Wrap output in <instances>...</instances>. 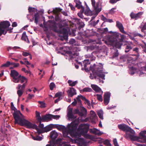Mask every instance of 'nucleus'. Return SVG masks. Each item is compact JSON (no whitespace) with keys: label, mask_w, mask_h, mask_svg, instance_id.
<instances>
[{"label":"nucleus","mask_w":146,"mask_h":146,"mask_svg":"<svg viewBox=\"0 0 146 146\" xmlns=\"http://www.w3.org/2000/svg\"><path fill=\"white\" fill-rule=\"evenodd\" d=\"M78 124V120L76 119L70 124H68L67 128L65 126L60 125L58 127L60 131H63V135L65 138H69L71 140L69 136L74 137L76 142L80 141L82 139L81 137L82 135H84V133H87L88 131L89 125L87 124H83L80 125L77 129Z\"/></svg>","instance_id":"obj_1"},{"label":"nucleus","mask_w":146,"mask_h":146,"mask_svg":"<svg viewBox=\"0 0 146 146\" xmlns=\"http://www.w3.org/2000/svg\"><path fill=\"white\" fill-rule=\"evenodd\" d=\"M13 110L14 111L13 115L15 120V124H18L21 126H25L28 128L36 129L39 134L42 133L47 132L52 129V126L49 125L44 127L43 129H39L36 125L32 124L25 119L24 116L19 111L17 110L14 107Z\"/></svg>","instance_id":"obj_2"},{"label":"nucleus","mask_w":146,"mask_h":146,"mask_svg":"<svg viewBox=\"0 0 146 146\" xmlns=\"http://www.w3.org/2000/svg\"><path fill=\"white\" fill-rule=\"evenodd\" d=\"M124 37L123 35L118 33H113L111 36L108 37L107 41L106 43L108 45H112L116 48H119L122 44V41Z\"/></svg>","instance_id":"obj_3"},{"label":"nucleus","mask_w":146,"mask_h":146,"mask_svg":"<svg viewBox=\"0 0 146 146\" xmlns=\"http://www.w3.org/2000/svg\"><path fill=\"white\" fill-rule=\"evenodd\" d=\"M90 70L92 71L93 74H90V78L92 79L96 78V76H98L103 80H105V74L108 73L107 72L103 71V65L100 63L98 65L94 64L92 66H91Z\"/></svg>","instance_id":"obj_4"},{"label":"nucleus","mask_w":146,"mask_h":146,"mask_svg":"<svg viewBox=\"0 0 146 146\" xmlns=\"http://www.w3.org/2000/svg\"><path fill=\"white\" fill-rule=\"evenodd\" d=\"M10 75L13 77V81L15 83L20 82L22 83L24 82L27 83V80L23 76L19 75V73L15 70H11Z\"/></svg>","instance_id":"obj_5"},{"label":"nucleus","mask_w":146,"mask_h":146,"mask_svg":"<svg viewBox=\"0 0 146 146\" xmlns=\"http://www.w3.org/2000/svg\"><path fill=\"white\" fill-rule=\"evenodd\" d=\"M118 127L119 129L126 132L125 136L127 139L129 138L131 140V136H133V135L135 134V131L128 126L125 124L118 125Z\"/></svg>","instance_id":"obj_6"},{"label":"nucleus","mask_w":146,"mask_h":146,"mask_svg":"<svg viewBox=\"0 0 146 146\" xmlns=\"http://www.w3.org/2000/svg\"><path fill=\"white\" fill-rule=\"evenodd\" d=\"M91 2L93 11L95 13V16L92 17V19L93 20L101 11L102 7L101 4H99L98 2H96L95 0H91Z\"/></svg>","instance_id":"obj_7"},{"label":"nucleus","mask_w":146,"mask_h":146,"mask_svg":"<svg viewBox=\"0 0 146 146\" xmlns=\"http://www.w3.org/2000/svg\"><path fill=\"white\" fill-rule=\"evenodd\" d=\"M139 137H138L133 135L131 136V140L132 141H137L141 143H146V136L145 135L142 134V132L139 133Z\"/></svg>","instance_id":"obj_8"},{"label":"nucleus","mask_w":146,"mask_h":146,"mask_svg":"<svg viewBox=\"0 0 146 146\" xmlns=\"http://www.w3.org/2000/svg\"><path fill=\"white\" fill-rule=\"evenodd\" d=\"M110 97V93L108 92L105 93L104 96V102L106 105H107L109 103Z\"/></svg>","instance_id":"obj_9"},{"label":"nucleus","mask_w":146,"mask_h":146,"mask_svg":"<svg viewBox=\"0 0 146 146\" xmlns=\"http://www.w3.org/2000/svg\"><path fill=\"white\" fill-rule=\"evenodd\" d=\"M67 92L69 97H72L76 94V90L74 88L72 87L69 88Z\"/></svg>","instance_id":"obj_10"},{"label":"nucleus","mask_w":146,"mask_h":146,"mask_svg":"<svg viewBox=\"0 0 146 146\" xmlns=\"http://www.w3.org/2000/svg\"><path fill=\"white\" fill-rule=\"evenodd\" d=\"M143 13V12H142L136 14L132 12L130 14V16L132 19H135L137 20L140 18L141 16L142 15Z\"/></svg>","instance_id":"obj_11"},{"label":"nucleus","mask_w":146,"mask_h":146,"mask_svg":"<svg viewBox=\"0 0 146 146\" xmlns=\"http://www.w3.org/2000/svg\"><path fill=\"white\" fill-rule=\"evenodd\" d=\"M91 87L97 93H101L102 94L103 93L101 89L98 86L96 85L91 84Z\"/></svg>","instance_id":"obj_12"},{"label":"nucleus","mask_w":146,"mask_h":146,"mask_svg":"<svg viewBox=\"0 0 146 146\" xmlns=\"http://www.w3.org/2000/svg\"><path fill=\"white\" fill-rule=\"evenodd\" d=\"M90 131L93 134L98 136L101 135L103 133L102 132L100 131L99 130L96 128L90 129Z\"/></svg>","instance_id":"obj_13"},{"label":"nucleus","mask_w":146,"mask_h":146,"mask_svg":"<svg viewBox=\"0 0 146 146\" xmlns=\"http://www.w3.org/2000/svg\"><path fill=\"white\" fill-rule=\"evenodd\" d=\"M116 26L119 29L121 32L125 34H126V33L125 32L124 30V28L121 23L119 21H117Z\"/></svg>","instance_id":"obj_14"},{"label":"nucleus","mask_w":146,"mask_h":146,"mask_svg":"<svg viewBox=\"0 0 146 146\" xmlns=\"http://www.w3.org/2000/svg\"><path fill=\"white\" fill-rule=\"evenodd\" d=\"M74 1L76 3V7L78 9H84V7L82 6V2L80 0H74Z\"/></svg>","instance_id":"obj_15"},{"label":"nucleus","mask_w":146,"mask_h":146,"mask_svg":"<svg viewBox=\"0 0 146 146\" xmlns=\"http://www.w3.org/2000/svg\"><path fill=\"white\" fill-rule=\"evenodd\" d=\"M67 115L69 119H74L76 118V117L74 116L72 113V108L68 109Z\"/></svg>","instance_id":"obj_16"},{"label":"nucleus","mask_w":146,"mask_h":146,"mask_svg":"<svg viewBox=\"0 0 146 146\" xmlns=\"http://www.w3.org/2000/svg\"><path fill=\"white\" fill-rule=\"evenodd\" d=\"M51 120V114H48L42 117V120L41 121H48Z\"/></svg>","instance_id":"obj_17"},{"label":"nucleus","mask_w":146,"mask_h":146,"mask_svg":"<svg viewBox=\"0 0 146 146\" xmlns=\"http://www.w3.org/2000/svg\"><path fill=\"white\" fill-rule=\"evenodd\" d=\"M61 10V9L59 8H53L52 11H50L49 10L48 11V13L50 14L51 12H52L54 14H58L59 12H60Z\"/></svg>","instance_id":"obj_18"},{"label":"nucleus","mask_w":146,"mask_h":146,"mask_svg":"<svg viewBox=\"0 0 146 146\" xmlns=\"http://www.w3.org/2000/svg\"><path fill=\"white\" fill-rule=\"evenodd\" d=\"M90 119L92 121H95L97 118V116L94 111H90Z\"/></svg>","instance_id":"obj_19"},{"label":"nucleus","mask_w":146,"mask_h":146,"mask_svg":"<svg viewBox=\"0 0 146 146\" xmlns=\"http://www.w3.org/2000/svg\"><path fill=\"white\" fill-rule=\"evenodd\" d=\"M61 34L63 35V37L64 39L67 37L68 34V30L65 28H63L60 31Z\"/></svg>","instance_id":"obj_20"},{"label":"nucleus","mask_w":146,"mask_h":146,"mask_svg":"<svg viewBox=\"0 0 146 146\" xmlns=\"http://www.w3.org/2000/svg\"><path fill=\"white\" fill-rule=\"evenodd\" d=\"M81 112L80 113V115L81 117H85L87 113L86 109L82 107L81 109Z\"/></svg>","instance_id":"obj_21"},{"label":"nucleus","mask_w":146,"mask_h":146,"mask_svg":"<svg viewBox=\"0 0 146 146\" xmlns=\"http://www.w3.org/2000/svg\"><path fill=\"white\" fill-rule=\"evenodd\" d=\"M99 142L101 143L103 142L105 145L108 146H112V145L110 143V141L108 139H106L103 141V139H101V140L99 141Z\"/></svg>","instance_id":"obj_22"},{"label":"nucleus","mask_w":146,"mask_h":146,"mask_svg":"<svg viewBox=\"0 0 146 146\" xmlns=\"http://www.w3.org/2000/svg\"><path fill=\"white\" fill-rule=\"evenodd\" d=\"M50 137L53 139H56L58 136V133L55 131H52L50 133Z\"/></svg>","instance_id":"obj_23"},{"label":"nucleus","mask_w":146,"mask_h":146,"mask_svg":"<svg viewBox=\"0 0 146 146\" xmlns=\"http://www.w3.org/2000/svg\"><path fill=\"white\" fill-rule=\"evenodd\" d=\"M21 39L23 40H24L28 43H29V41L27 36L26 35V33L25 32H24L23 33L21 37Z\"/></svg>","instance_id":"obj_24"},{"label":"nucleus","mask_w":146,"mask_h":146,"mask_svg":"<svg viewBox=\"0 0 146 146\" xmlns=\"http://www.w3.org/2000/svg\"><path fill=\"white\" fill-rule=\"evenodd\" d=\"M47 24L49 25L48 27L50 28H54L56 26V24L54 21H49L47 23Z\"/></svg>","instance_id":"obj_25"},{"label":"nucleus","mask_w":146,"mask_h":146,"mask_svg":"<svg viewBox=\"0 0 146 146\" xmlns=\"http://www.w3.org/2000/svg\"><path fill=\"white\" fill-rule=\"evenodd\" d=\"M84 67L85 68V70H86V67L88 65H89L90 64L89 59H86L84 60L83 62Z\"/></svg>","instance_id":"obj_26"},{"label":"nucleus","mask_w":146,"mask_h":146,"mask_svg":"<svg viewBox=\"0 0 146 146\" xmlns=\"http://www.w3.org/2000/svg\"><path fill=\"white\" fill-rule=\"evenodd\" d=\"M68 83L69 84V85L70 86H75L78 83V82L76 81L72 82V80H69L68 81Z\"/></svg>","instance_id":"obj_27"},{"label":"nucleus","mask_w":146,"mask_h":146,"mask_svg":"<svg viewBox=\"0 0 146 146\" xmlns=\"http://www.w3.org/2000/svg\"><path fill=\"white\" fill-rule=\"evenodd\" d=\"M98 115L99 117L102 119H103V112L102 110H98L97 111Z\"/></svg>","instance_id":"obj_28"},{"label":"nucleus","mask_w":146,"mask_h":146,"mask_svg":"<svg viewBox=\"0 0 146 146\" xmlns=\"http://www.w3.org/2000/svg\"><path fill=\"white\" fill-rule=\"evenodd\" d=\"M39 14L36 13L35 14L34 17H33L35 20V23L36 24H37L38 23V20L39 18Z\"/></svg>","instance_id":"obj_29"},{"label":"nucleus","mask_w":146,"mask_h":146,"mask_svg":"<svg viewBox=\"0 0 146 146\" xmlns=\"http://www.w3.org/2000/svg\"><path fill=\"white\" fill-rule=\"evenodd\" d=\"M86 58H88V59H90V61H93V60H94L95 59V57L94 56H92V54H87L85 56Z\"/></svg>","instance_id":"obj_30"},{"label":"nucleus","mask_w":146,"mask_h":146,"mask_svg":"<svg viewBox=\"0 0 146 146\" xmlns=\"http://www.w3.org/2000/svg\"><path fill=\"white\" fill-rule=\"evenodd\" d=\"M143 23H142L140 26L139 27L141 28V31L142 32H144V30H146V23L143 24Z\"/></svg>","instance_id":"obj_31"},{"label":"nucleus","mask_w":146,"mask_h":146,"mask_svg":"<svg viewBox=\"0 0 146 146\" xmlns=\"http://www.w3.org/2000/svg\"><path fill=\"white\" fill-rule=\"evenodd\" d=\"M92 90L91 88L88 87H86L81 90L82 92H91Z\"/></svg>","instance_id":"obj_32"},{"label":"nucleus","mask_w":146,"mask_h":146,"mask_svg":"<svg viewBox=\"0 0 146 146\" xmlns=\"http://www.w3.org/2000/svg\"><path fill=\"white\" fill-rule=\"evenodd\" d=\"M68 53L70 59H72L75 57L74 53H72L71 51H68Z\"/></svg>","instance_id":"obj_33"},{"label":"nucleus","mask_w":146,"mask_h":146,"mask_svg":"<svg viewBox=\"0 0 146 146\" xmlns=\"http://www.w3.org/2000/svg\"><path fill=\"white\" fill-rule=\"evenodd\" d=\"M36 114L37 119L39 121H41L42 120V117L40 116V112L37 111H36Z\"/></svg>","instance_id":"obj_34"},{"label":"nucleus","mask_w":146,"mask_h":146,"mask_svg":"<svg viewBox=\"0 0 146 146\" xmlns=\"http://www.w3.org/2000/svg\"><path fill=\"white\" fill-rule=\"evenodd\" d=\"M24 90H18L17 92V94L19 98H20L23 95Z\"/></svg>","instance_id":"obj_35"},{"label":"nucleus","mask_w":146,"mask_h":146,"mask_svg":"<svg viewBox=\"0 0 146 146\" xmlns=\"http://www.w3.org/2000/svg\"><path fill=\"white\" fill-rule=\"evenodd\" d=\"M29 12L30 13V14L31 15H32L33 14V12H34L35 10L37 11V9H35V8H32L31 7H29L28 9Z\"/></svg>","instance_id":"obj_36"},{"label":"nucleus","mask_w":146,"mask_h":146,"mask_svg":"<svg viewBox=\"0 0 146 146\" xmlns=\"http://www.w3.org/2000/svg\"><path fill=\"white\" fill-rule=\"evenodd\" d=\"M32 138L34 140L37 141H40L43 139L42 137L38 136L36 137L33 136Z\"/></svg>","instance_id":"obj_37"},{"label":"nucleus","mask_w":146,"mask_h":146,"mask_svg":"<svg viewBox=\"0 0 146 146\" xmlns=\"http://www.w3.org/2000/svg\"><path fill=\"white\" fill-rule=\"evenodd\" d=\"M69 139V141L68 142H65V143L62 145V146H71L69 143L70 142H72V139H71V140H70L69 138H68ZM72 146H75L72 145Z\"/></svg>","instance_id":"obj_38"},{"label":"nucleus","mask_w":146,"mask_h":146,"mask_svg":"<svg viewBox=\"0 0 146 146\" xmlns=\"http://www.w3.org/2000/svg\"><path fill=\"white\" fill-rule=\"evenodd\" d=\"M84 11V9H81L80 11L78 13V16L82 19L83 18V15L82 13Z\"/></svg>","instance_id":"obj_39"},{"label":"nucleus","mask_w":146,"mask_h":146,"mask_svg":"<svg viewBox=\"0 0 146 146\" xmlns=\"http://www.w3.org/2000/svg\"><path fill=\"white\" fill-rule=\"evenodd\" d=\"M132 48L131 46L129 45H127L126 46V47L125 48V52H129V50H131Z\"/></svg>","instance_id":"obj_40"},{"label":"nucleus","mask_w":146,"mask_h":146,"mask_svg":"<svg viewBox=\"0 0 146 146\" xmlns=\"http://www.w3.org/2000/svg\"><path fill=\"white\" fill-rule=\"evenodd\" d=\"M38 102L40 105V107L41 108H44L46 107V104L44 102H41L40 101H38Z\"/></svg>","instance_id":"obj_41"},{"label":"nucleus","mask_w":146,"mask_h":146,"mask_svg":"<svg viewBox=\"0 0 146 146\" xmlns=\"http://www.w3.org/2000/svg\"><path fill=\"white\" fill-rule=\"evenodd\" d=\"M78 97L83 100L86 101L88 105H89L90 104V103L89 102V101L87 100L85 97L82 95L79 96Z\"/></svg>","instance_id":"obj_42"},{"label":"nucleus","mask_w":146,"mask_h":146,"mask_svg":"<svg viewBox=\"0 0 146 146\" xmlns=\"http://www.w3.org/2000/svg\"><path fill=\"white\" fill-rule=\"evenodd\" d=\"M11 64V62H10L7 61L6 63L3 64L2 66V67H9Z\"/></svg>","instance_id":"obj_43"},{"label":"nucleus","mask_w":146,"mask_h":146,"mask_svg":"<svg viewBox=\"0 0 146 146\" xmlns=\"http://www.w3.org/2000/svg\"><path fill=\"white\" fill-rule=\"evenodd\" d=\"M49 87L50 90H52L55 87V85L54 83L51 82L49 85Z\"/></svg>","instance_id":"obj_44"},{"label":"nucleus","mask_w":146,"mask_h":146,"mask_svg":"<svg viewBox=\"0 0 146 146\" xmlns=\"http://www.w3.org/2000/svg\"><path fill=\"white\" fill-rule=\"evenodd\" d=\"M84 137L86 138L90 139H92L93 138V137L92 135L87 134H84Z\"/></svg>","instance_id":"obj_45"},{"label":"nucleus","mask_w":146,"mask_h":146,"mask_svg":"<svg viewBox=\"0 0 146 146\" xmlns=\"http://www.w3.org/2000/svg\"><path fill=\"white\" fill-rule=\"evenodd\" d=\"M85 14L87 15H91V12L89 9H88L87 10L85 11Z\"/></svg>","instance_id":"obj_46"},{"label":"nucleus","mask_w":146,"mask_h":146,"mask_svg":"<svg viewBox=\"0 0 146 146\" xmlns=\"http://www.w3.org/2000/svg\"><path fill=\"white\" fill-rule=\"evenodd\" d=\"M96 96L98 99L100 101L102 102L103 100L102 94H97Z\"/></svg>","instance_id":"obj_47"},{"label":"nucleus","mask_w":146,"mask_h":146,"mask_svg":"<svg viewBox=\"0 0 146 146\" xmlns=\"http://www.w3.org/2000/svg\"><path fill=\"white\" fill-rule=\"evenodd\" d=\"M113 142L114 146H119L116 139L115 138L113 139Z\"/></svg>","instance_id":"obj_48"},{"label":"nucleus","mask_w":146,"mask_h":146,"mask_svg":"<svg viewBox=\"0 0 146 146\" xmlns=\"http://www.w3.org/2000/svg\"><path fill=\"white\" fill-rule=\"evenodd\" d=\"M56 142L55 141L52 142L50 143V145L47 144L46 146H56Z\"/></svg>","instance_id":"obj_49"},{"label":"nucleus","mask_w":146,"mask_h":146,"mask_svg":"<svg viewBox=\"0 0 146 146\" xmlns=\"http://www.w3.org/2000/svg\"><path fill=\"white\" fill-rule=\"evenodd\" d=\"M60 116L58 115H53L51 114V119L52 118L54 119H57L60 117Z\"/></svg>","instance_id":"obj_50"},{"label":"nucleus","mask_w":146,"mask_h":146,"mask_svg":"<svg viewBox=\"0 0 146 146\" xmlns=\"http://www.w3.org/2000/svg\"><path fill=\"white\" fill-rule=\"evenodd\" d=\"M22 55L24 56H29V55H30V54L29 53L27 52H23Z\"/></svg>","instance_id":"obj_51"},{"label":"nucleus","mask_w":146,"mask_h":146,"mask_svg":"<svg viewBox=\"0 0 146 146\" xmlns=\"http://www.w3.org/2000/svg\"><path fill=\"white\" fill-rule=\"evenodd\" d=\"M73 113L74 114H78L80 115V112L79 110L76 109L74 110Z\"/></svg>","instance_id":"obj_52"},{"label":"nucleus","mask_w":146,"mask_h":146,"mask_svg":"<svg viewBox=\"0 0 146 146\" xmlns=\"http://www.w3.org/2000/svg\"><path fill=\"white\" fill-rule=\"evenodd\" d=\"M38 126L39 128H38L39 129H42L44 128V125L43 124L40 123Z\"/></svg>","instance_id":"obj_53"},{"label":"nucleus","mask_w":146,"mask_h":146,"mask_svg":"<svg viewBox=\"0 0 146 146\" xmlns=\"http://www.w3.org/2000/svg\"><path fill=\"white\" fill-rule=\"evenodd\" d=\"M118 54H119V53L118 52V50H117V51H116V52L115 53H114V54L113 56V58H115V57H117L118 56Z\"/></svg>","instance_id":"obj_54"},{"label":"nucleus","mask_w":146,"mask_h":146,"mask_svg":"<svg viewBox=\"0 0 146 146\" xmlns=\"http://www.w3.org/2000/svg\"><path fill=\"white\" fill-rule=\"evenodd\" d=\"M61 92H58L55 95V97H58V98L60 97L61 98V96L62 95Z\"/></svg>","instance_id":"obj_55"},{"label":"nucleus","mask_w":146,"mask_h":146,"mask_svg":"<svg viewBox=\"0 0 146 146\" xmlns=\"http://www.w3.org/2000/svg\"><path fill=\"white\" fill-rule=\"evenodd\" d=\"M69 42L70 44H73L75 42V40L73 39H71L70 40Z\"/></svg>","instance_id":"obj_56"},{"label":"nucleus","mask_w":146,"mask_h":146,"mask_svg":"<svg viewBox=\"0 0 146 146\" xmlns=\"http://www.w3.org/2000/svg\"><path fill=\"white\" fill-rule=\"evenodd\" d=\"M69 6L70 7V8L73 11H74L75 10V7L74 6H73L72 5L71 3H69Z\"/></svg>","instance_id":"obj_57"},{"label":"nucleus","mask_w":146,"mask_h":146,"mask_svg":"<svg viewBox=\"0 0 146 146\" xmlns=\"http://www.w3.org/2000/svg\"><path fill=\"white\" fill-rule=\"evenodd\" d=\"M133 51L138 53L139 52V48L137 47L134 48L133 49Z\"/></svg>","instance_id":"obj_58"},{"label":"nucleus","mask_w":146,"mask_h":146,"mask_svg":"<svg viewBox=\"0 0 146 146\" xmlns=\"http://www.w3.org/2000/svg\"><path fill=\"white\" fill-rule=\"evenodd\" d=\"M28 96H29L28 97V98L29 99H31L32 97L34 96V94H29Z\"/></svg>","instance_id":"obj_59"},{"label":"nucleus","mask_w":146,"mask_h":146,"mask_svg":"<svg viewBox=\"0 0 146 146\" xmlns=\"http://www.w3.org/2000/svg\"><path fill=\"white\" fill-rule=\"evenodd\" d=\"M101 19L102 20L106 22L107 18L105 17L103 15H102L101 17Z\"/></svg>","instance_id":"obj_60"},{"label":"nucleus","mask_w":146,"mask_h":146,"mask_svg":"<svg viewBox=\"0 0 146 146\" xmlns=\"http://www.w3.org/2000/svg\"><path fill=\"white\" fill-rule=\"evenodd\" d=\"M98 47V46H97L95 45H93L92 46H91L90 47L91 50H93L95 48Z\"/></svg>","instance_id":"obj_61"},{"label":"nucleus","mask_w":146,"mask_h":146,"mask_svg":"<svg viewBox=\"0 0 146 146\" xmlns=\"http://www.w3.org/2000/svg\"><path fill=\"white\" fill-rule=\"evenodd\" d=\"M62 98H60V97L58 98L57 99H56L55 100V103H57L59 101H60V100L61 99H62Z\"/></svg>","instance_id":"obj_62"},{"label":"nucleus","mask_w":146,"mask_h":146,"mask_svg":"<svg viewBox=\"0 0 146 146\" xmlns=\"http://www.w3.org/2000/svg\"><path fill=\"white\" fill-rule=\"evenodd\" d=\"M106 22L109 23H111L113 22V21L111 19H107Z\"/></svg>","instance_id":"obj_63"},{"label":"nucleus","mask_w":146,"mask_h":146,"mask_svg":"<svg viewBox=\"0 0 146 146\" xmlns=\"http://www.w3.org/2000/svg\"><path fill=\"white\" fill-rule=\"evenodd\" d=\"M142 48L143 50L146 53V45L142 46Z\"/></svg>","instance_id":"obj_64"}]
</instances>
